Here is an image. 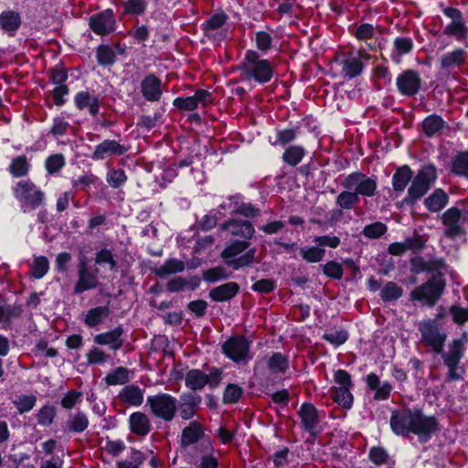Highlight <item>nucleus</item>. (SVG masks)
I'll list each match as a JSON object with an SVG mask.
<instances>
[{
  "mask_svg": "<svg viewBox=\"0 0 468 468\" xmlns=\"http://www.w3.org/2000/svg\"><path fill=\"white\" fill-rule=\"evenodd\" d=\"M28 171V163L25 156L15 158L10 165V172L14 176H23Z\"/></svg>",
  "mask_w": 468,
  "mask_h": 468,
  "instance_id": "53",
  "label": "nucleus"
},
{
  "mask_svg": "<svg viewBox=\"0 0 468 468\" xmlns=\"http://www.w3.org/2000/svg\"><path fill=\"white\" fill-rule=\"evenodd\" d=\"M369 59V54L364 48H360L356 54H351L342 61V73L349 79L355 78L361 74L364 63Z\"/></svg>",
  "mask_w": 468,
  "mask_h": 468,
  "instance_id": "13",
  "label": "nucleus"
},
{
  "mask_svg": "<svg viewBox=\"0 0 468 468\" xmlns=\"http://www.w3.org/2000/svg\"><path fill=\"white\" fill-rule=\"evenodd\" d=\"M443 285L436 281L430 280L426 283L417 287L412 292L411 297L414 300L421 301L428 305H434L440 298Z\"/></svg>",
  "mask_w": 468,
  "mask_h": 468,
  "instance_id": "12",
  "label": "nucleus"
},
{
  "mask_svg": "<svg viewBox=\"0 0 468 468\" xmlns=\"http://www.w3.org/2000/svg\"><path fill=\"white\" fill-rule=\"evenodd\" d=\"M207 383V374L199 369H192L186 376V385L193 390L203 388Z\"/></svg>",
  "mask_w": 468,
  "mask_h": 468,
  "instance_id": "36",
  "label": "nucleus"
},
{
  "mask_svg": "<svg viewBox=\"0 0 468 468\" xmlns=\"http://www.w3.org/2000/svg\"><path fill=\"white\" fill-rule=\"evenodd\" d=\"M343 186L346 189L354 190L355 193H357V197L359 195L373 197L377 189L376 181L361 173H353L347 176Z\"/></svg>",
  "mask_w": 468,
  "mask_h": 468,
  "instance_id": "9",
  "label": "nucleus"
},
{
  "mask_svg": "<svg viewBox=\"0 0 468 468\" xmlns=\"http://www.w3.org/2000/svg\"><path fill=\"white\" fill-rule=\"evenodd\" d=\"M390 427L397 435L408 437L412 433L420 442H426L438 429V422L420 410L402 409L392 412Z\"/></svg>",
  "mask_w": 468,
  "mask_h": 468,
  "instance_id": "1",
  "label": "nucleus"
},
{
  "mask_svg": "<svg viewBox=\"0 0 468 468\" xmlns=\"http://www.w3.org/2000/svg\"><path fill=\"white\" fill-rule=\"evenodd\" d=\"M300 253L308 262H319L324 257L325 250L319 246L303 247L300 249Z\"/></svg>",
  "mask_w": 468,
  "mask_h": 468,
  "instance_id": "45",
  "label": "nucleus"
},
{
  "mask_svg": "<svg viewBox=\"0 0 468 468\" xmlns=\"http://www.w3.org/2000/svg\"><path fill=\"white\" fill-rule=\"evenodd\" d=\"M106 180L111 186L117 188L126 182L127 176L123 170L112 169L107 174Z\"/></svg>",
  "mask_w": 468,
  "mask_h": 468,
  "instance_id": "54",
  "label": "nucleus"
},
{
  "mask_svg": "<svg viewBox=\"0 0 468 468\" xmlns=\"http://www.w3.org/2000/svg\"><path fill=\"white\" fill-rule=\"evenodd\" d=\"M268 367L272 373H284L288 368V360L281 353H274L268 360Z\"/></svg>",
  "mask_w": 468,
  "mask_h": 468,
  "instance_id": "46",
  "label": "nucleus"
},
{
  "mask_svg": "<svg viewBox=\"0 0 468 468\" xmlns=\"http://www.w3.org/2000/svg\"><path fill=\"white\" fill-rule=\"evenodd\" d=\"M56 410L52 406H44L37 414V422L42 426H48L53 422Z\"/></svg>",
  "mask_w": 468,
  "mask_h": 468,
  "instance_id": "58",
  "label": "nucleus"
},
{
  "mask_svg": "<svg viewBox=\"0 0 468 468\" xmlns=\"http://www.w3.org/2000/svg\"><path fill=\"white\" fill-rule=\"evenodd\" d=\"M419 330L421 333V341L431 346L434 352L441 353L446 336L441 332L438 324L433 320L421 321L419 324Z\"/></svg>",
  "mask_w": 468,
  "mask_h": 468,
  "instance_id": "8",
  "label": "nucleus"
},
{
  "mask_svg": "<svg viewBox=\"0 0 468 468\" xmlns=\"http://www.w3.org/2000/svg\"><path fill=\"white\" fill-rule=\"evenodd\" d=\"M223 354L237 364H246L251 358L250 343L244 336H232L222 345Z\"/></svg>",
  "mask_w": 468,
  "mask_h": 468,
  "instance_id": "4",
  "label": "nucleus"
},
{
  "mask_svg": "<svg viewBox=\"0 0 468 468\" xmlns=\"http://www.w3.org/2000/svg\"><path fill=\"white\" fill-rule=\"evenodd\" d=\"M37 401L36 396L33 395H23L17 398L14 401L15 405L17 408V410L20 414H23L25 412H27L31 410Z\"/></svg>",
  "mask_w": 468,
  "mask_h": 468,
  "instance_id": "51",
  "label": "nucleus"
},
{
  "mask_svg": "<svg viewBox=\"0 0 468 468\" xmlns=\"http://www.w3.org/2000/svg\"><path fill=\"white\" fill-rule=\"evenodd\" d=\"M152 413L165 421L171 420L176 411L177 402L176 398L169 394L161 393L147 398Z\"/></svg>",
  "mask_w": 468,
  "mask_h": 468,
  "instance_id": "6",
  "label": "nucleus"
},
{
  "mask_svg": "<svg viewBox=\"0 0 468 468\" xmlns=\"http://www.w3.org/2000/svg\"><path fill=\"white\" fill-rule=\"evenodd\" d=\"M359 202V197L354 190L341 192L336 197V204L343 209H351Z\"/></svg>",
  "mask_w": 468,
  "mask_h": 468,
  "instance_id": "43",
  "label": "nucleus"
},
{
  "mask_svg": "<svg viewBox=\"0 0 468 468\" xmlns=\"http://www.w3.org/2000/svg\"><path fill=\"white\" fill-rule=\"evenodd\" d=\"M97 59L101 65H112L115 60V54L111 48L101 46L97 50Z\"/></svg>",
  "mask_w": 468,
  "mask_h": 468,
  "instance_id": "56",
  "label": "nucleus"
},
{
  "mask_svg": "<svg viewBox=\"0 0 468 468\" xmlns=\"http://www.w3.org/2000/svg\"><path fill=\"white\" fill-rule=\"evenodd\" d=\"M161 80L154 75L146 76L141 83V90L148 101H158L162 96Z\"/></svg>",
  "mask_w": 468,
  "mask_h": 468,
  "instance_id": "22",
  "label": "nucleus"
},
{
  "mask_svg": "<svg viewBox=\"0 0 468 468\" xmlns=\"http://www.w3.org/2000/svg\"><path fill=\"white\" fill-rule=\"evenodd\" d=\"M123 15L141 16L147 7L146 0H125L122 2Z\"/></svg>",
  "mask_w": 468,
  "mask_h": 468,
  "instance_id": "41",
  "label": "nucleus"
},
{
  "mask_svg": "<svg viewBox=\"0 0 468 468\" xmlns=\"http://www.w3.org/2000/svg\"><path fill=\"white\" fill-rule=\"evenodd\" d=\"M444 121L440 116L433 114L424 119L422 129L427 136L432 137L440 134L444 128Z\"/></svg>",
  "mask_w": 468,
  "mask_h": 468,
  "instance_id": "35",
  "label": "nucleus"
},
{
  "mask_svg": "<svg viewBox=\"0 0 468 468\" xmlns=\"http://www.w3.org/2000/svg\"><path fill=\"white\" fill-rule=\"evenodd\" d=\"M413 173L408 165L397 169L392 176V186L395 191L403 192L409 182L412 179Z\"/></svg>",
  "mask_w": 468,
  "mask_h": 468,
  "instance_id": "31",
  "label": "nucleus"
},
{
  "mask_svg": "<svg viewBox=\"0 0 468 468\" xmlns=\"http://www.w3.org/2000/svg\"><path fill=\"white\" fill-rule=\"evenodd\" d=\"M49 269L48 260L44 256L35 257L32 265V275L37 278H42Z\"/></svg>",
  "mask_w": 468,
  "mask_h": 468,
  "instance_id": "49",
  "label": "nucleus"
},
{
  "mask_svg": "<svg viewBox=\"0 0 468 468\" xmlns=\"http://www.w3.org/2000/svg\"><path fill=\"white\" fill-rule=\"evenodd\" d=\"M228 277L229 274L227 273L223 267H215L205 271L203 273L204 280L209 282H214L221 279H226Z\"/></svg>",
  "mask_w": 468,
  "mask_h": 468,
  "instance_id": "60",
  "label": "nucleus"
},
{
  "mask_svg": "<svg viewBox=\"0 0 468 468\" xmlns=\"http://www.w3.org/2000/svg\"><path fill=\"white\" fill-rule=\"evenodd\" d=\"M402 295V289L392 282H388L381 290V298L384 301H394Z\"/></svg>",
  "mask_w": 468,
  "mask_h": 468,
  "instance_id": "48",
  "label": "nucleus"
},
{
  "mask_svg": "<svg viewBox=\"0 0 468 468\" xmlns=\"http://www.w3.org/2000/svg\"><path fill=\"white\" fill-rule=\"evenodd\" d=\"M242 389L237 385L229 384L224 392L223 399L225 403H235L241 397Z\"/></svg>",
  "mask_w": 468,
  "mask_h": 468,
  "instance_id": "61",
  "label": "nucleus"
},
{
  "mask_svg": "<svg viewBox=\"0 0 468 468\" xmlns=\"http://www.w3.org/2000/svg\"><path fill=\"white\" fill-rule=\"evenodd\" d=\"M437 178V172L434 165L423 166L412 179L405 198L407 203H414L423 197Z\"/></svg>",
  "mask_w": 468,
  "mask_h": 468,
  "instance_id": "3",
  "label": "nucleus"
},
{
  "mask_svg": "<svg viewBox=\"0 0 468 468\" xmlns=\"http://www.w3.org/2000/svg\"><path fill=\"white\" fill-rule=\"evenodd\" d=\"M126 152V148L121 145L115 140H104L99 144L92 154L95 160H102L113 155H122Z\"/></svg>",
  "mask_w": 468,
  "mask_h": 468,
  "instance_id": "20",
  "label": "nucleus"
},
{
  "mask_svg": "<svg viewBox=\"0 0 468 468\" xmlns=\"http://www.w3.org/2000/svg\"><path fill=\"white\" fill-rule=\"evenodd\" d=\"M444 15L452 21L443 32L447 36L455 37L457 40H464L468 37V27L465 24L462 12L453 7H447L443 10Z\"/></svg>",
  "mask_w": 468,
  "mask_h": 468,
  "instance_id": "10",
  "label": "nucleus"
},
{
  "mask_svg": "<svg viewBox=\"0 0 468 468\" xmlns=\"http://www.w3.org/2000/svg\"><path fill=\"white\" fill-rule=\"evenodd\" d=\"M214 452L212 442L209 440H202L191 463L197 468H218V463Z\"/></svg>",
  "mask_w": 468,
  "mask_h": 468,
  "instance_id": "16",
  "label": "nucleus"
},
{
  "mask_svg": "<svg viewBox=\"0 0 468 468\" xmlns=\"http://www.w3.org/2000/svg\"><path fill=\"white\" fill-rule=\"evenodd\" d=\"M185 264L182 261L171 259L165 262L164 265L155 270L156 275L165 277L169 274H174L183 271Z\"/></svg>",
  "mask_w": 468,
  "mask_h": 468,
  "instance_id": "40",
  "label": "nucleus"
},
{
  "mask_svg": "<svg viewBox=\"0 0 468 468\" xmlns=\"http://www.w3.org/2000/svg\"><path fill=\"white\" fill-rule=\"evenodd\" d=\"M95 262L99 265H105L109 270L113 271L116 268V262L111 250L102 249L97 252Z\"/></svg>",
  "mask_w": 468,
  "mask_h": 468,
  "instance_id": "52",
  "label": "nucleus"
},
{
  "mask_svg": "<svg viewBox=\"0 0 468 468\" xmlns=\"http://www.w3.org/2000/svg\"><path fill=\"white\" fill-rule=\"evenodd\" d=\"M442 223L446 227L444 235L455 239L464 233L465 218L462 217L461 211L456 207H451L441 216Z\"/></svg>",
  "mask_w": 468,
  "mask_h": 468,
  "instance_id": "11",
  "label": "nucleus"
},
{
  "mask_svg": "<svg viewBox=\"0 0 468 468\" xmlns=\"http://www.w3.org/2000/svg\"><path fill=\"white\" fill-rule=\"evenodd\" d=\"M122 333L123 331L121 327H116L110 332L97 335L94 337V342L98 345L110 346L111 349L117 350L122 345V341L121 339Z\"/></svg>",
  "mask_w": 468,
  "mask_h": 468,
  "instance_id": "27",
  "label": "nucleus"
},
{
  "mask_svg": "<svg viewBox=\"0 0 468 468\" xmlns=\"http://www.w3.org/2000/svg\"><path fill=\"white\" fill-rule=\"evenodd\" d=\"M197 403L196 398L192 395L185 396L182 399L180 415L184 420H189L194 416Z\"/></svg>",
  "mask_w": 468,
  "mask_h": 468,
  "instance_id": "47",
  "label": "nucleus"
},
{
  "mask_svg": "<svg viewBox=\"0 0 468 468\" xmlns=\"http://www.w3.org/2000/svg\"><path fill=\"white\" fill-rule=\"evenodd\" d=\"M88 426V417L81 411L70 414L66 421V429L71 432L80 433L84 431Z\"/></svg>",
  "mask_w": 468,
  "mask_h": 468,
  "instance_id": "33",
  "label": "nucleus"
},
{
  "mask_svg": "<svg viewBox=\"0 0 468 468\" xmlns=\"http://www.w3.org/2000/svg\"><path fill=\"white\" fill-rule=\"evenodd\" d=\"M255 44L259 50L267 51L271 46V37L269 33L259 31L255 34Z\"/></svg>",
  "mask_w": 468,
  "mask_h": 468,
  "instance_id": "63",
  "label": "nucleus"
},
{
  "mask_svg": "<svg viewBox=\"0 0 468 468\" xmlns=\"http://www.w3.org/2000/svg\"><path fill=\"white\" fill-rule=\"evenodd\" d=\"M223 228L234 236L246 239H250L255 231L252 224L247 220H229L224 224Z\"/></svg>",
  "mask_w": 468,
  "mask_h": 468,
  "instance_id": "25",
  "label": "nucleus"
},
{
  "mask_svg": "<svg viewBox=\"0 0 468 468\" xmlns=\"http://www.w3.org/2000/svg\"><path fill=\"white\" fill-rule=\"evenodd\" d=\"M448 203L447 194L441 188L435 189L424 201L426 207L432 212L441 210Z\"/></svg>",
  "mask_w": 468,
  "mask_h": 468,
  "instance_id": "32",
  "label": "nucleus"
},
{
  "mask_svg": "<svg viewBox=\"0 0 468 468\" xmlns=\"http://www.w3.org/2000/svg\"><path fill=\"white\" fill-rule=\"evenodd\" d=\"M142 463L141 452H134L128 460L117 463V468H139Z\"/></svg>",
  "mask_w": 468,
  "mask_h": 468,
  "instance_id": "64",
  "label": "nucleus"
},
{
  "mask_svg": "<svg viewBox=\"0 0 468 468\" xmlns=\"http://www.w3.org/2000/svg\"><path fill=\"white\" fill-rule=\"evenodd\" d=\"M82 399V393L76 390H69L61 399V406L64 409L70 410L76 404L80 403Z\"/></svg>",
  "mask_w": 468,
  "mask_h": 468,
  "instance_id": "59",
  "label": "nucleus"
},
{
  "mask_svg": "<svg viewBox=\"0 0 468 468\" xmlns=\"http://www.w3.org/2000/svg\"><path fill=\"white\" fill-rule=\"evenodd\" d=\"M128 425L131 432L137 436H145L152 430L149 417L141 411L133 412L129 416Z\"/></svg>",
  "mask_w": 468,
  "mask_h": 468,
  "instance_id": "21",
  "label": "nucleus"
},
{
  "mask_svg": "<svg viewBox=\"0 0 468 468\" xmlns=\"http://www.w3.org/2000/svg\"><path fill=\"white\" fill-rule=\"evenodd\" d=\"M242 75L259 83L269 82L273 75V68L267 59L260 58L254 50H248L240 66Z\"/></svg>",
  "mask_w": 468,
  "mask_h": 468,
  "instance_id": "2",
  "label": "nucleus"
},
{
  "mask_svg": "<svg viewBox=\"0 0 468 468\" xmlns=\"http://www.w3.org/2000/svg\"><path fill=\"white\" fill-rule=\"evenodd\" d=\"M20 18L18 14L13 11L2 13L0 16V25L6 31H15L18 28Z\"/></svg>",
  "mask_w": 468,
  "mask_h": 468,
  "instance_id": "44",
  "label": "nucleus"
},
{
  "mask_svg": "<svg viewBox=\"0 0 468 468\" xmlns=\"http://www.w3.org/2000/svg\"><path fill=\"white\" fill-rule=\"evenodd\" d=\"M239 287L236 282H230L219 285L210 291L209 296L212 300L217 302H224L233 298Z\"/></svg>",
  "mask_w": 468,
  "mask_h": 468,
  "instance_id": "28",
  "label": "nucleus"
},
{
  "mask_svg": "<svg viewBox=\"0 0 468 468\" xmlns=\"http://www.w3.org/2000/svg\"><path fill=\"white\" fill-rule=\"evenodd\" d=\"M387 231V227L381 222H375L367 225L363 229V234L370 239H377L381 237Z\"/></svg>",
  "mask_w": 468,
  "mask_h": 468,
  "instance_id": "57",
  "label": "nucleus"
},
{
  "mask_svg": "<svg viewBox=\"0 0 468 468\" xmlns=\"http://www.w3.org/2000/svg\"><path fill=\"white\" fill-rule=\"evenodd\" d=\"M376 33L375 27L370 24H361L355 31V37L358 40L367 41L374 37Z\"/></svg>",
  "mask_w": 468,
  "mask_h": 468,
  "instance_id": "62",
  "label": "nucleus"
},
{
  "mask_svg": "<svg viewBox=\"0 0 468 468\" xmlns=\"http://www.w3.org/2000/svg\"><path fill=\"white\" fill-rule=\"evenodd\" d=\"M90 29L97 35L104 36L115 28V17L112 10L107 9L92 15L89 20Z\"/></svg>",
  "mask_w": 468,
  "mask_h": 468,
  "instance_id": "14",
  "label": "nucleus"
},
{
  "mask_svg": "<svg viewBox=\"0 0 468 468\" xmlns=\"http://www.w3.org/2000/svg\"><path fill=\"white\" fill-rule=\"evenodd\" d=\"M119 399L129 406L139 407L144 402V390L137 385H127L120 391Z\"/></svg>",
  "mask_w": 468,
  "mask_h": 468,
  "instance_id": "23",
  "label": "nucleus"
},
{
  "mask_svg": "<svg viewBox=\"0 0 468 468\" xmlns=\"http://www.w3.org/2000/svg\"><path fill=\"white\" fill-rule=\"evenodd\" d=\"M350 388L334 387L332 391L334 401L346 410L351 409L353 405V395Z\"/></svg>",
  "mask_w": 468,
  "mask_h": 468,
  "instance_id": "37",
  "label": "nucleus"
},
{
  "mask_svg": "<svg viewBox=\"0 0 468 468\" xmlns=\"http://www.w3.org/2000/svg\"><path fill=\"white\" fill-rule=\"evenodd\" d=\"M464 58L465 52L463 49L458 48L443 55L441 58V65L445 69L459 67L463 63Z\"/></svg>",
  "mask_w": 468,
  "mask_h": 468,
  "instance_id": "38",
  "label": "nucleus"
},
{
  "mask_svg": "<svg viewBox=\"0 0 468 468\" xmlns=\"http://www.w3.org/2000/svg\"><path fill=\"white\" fill-rule=\"evenodd\" d=\"M413 48V42L409 37H396L393 42V50L391 53V59L399 64L401 58L410 53Z\"/></svg>",
  "mask_w": 468,
  "mask_h": 468,
  "instance_id": "30",
  "label": "nucleus"
},
{
  "mask_svg": "<svg viewBox=\"0 0 468 468\" xmlns=\"http://www.w3.org/2000/svg\"><path fill=\"white\" fill-rule=\"evenodd\" d=\"M299 415L304 429L314 433L318 425L316 409L311 404H303L300 409Z\"/></svg>",
  "mask_w": 468,
  "mask_h": 468,
  "instance_id": "26",
  "label": "nucleus"
},
{
  "mask_svg": "<svg viewBox=\"0 0 468 468\" xmlns=\"http://www.w3.org/2000/svg\"><path fill=\"white\" fill-rule=\"evenodd\" d=\"M304 154L305 152L303 147L294 145L285 150L282 155V159L286 164L294 166L302 161Z\"/></svg>",
  "mask_w": 468,
  "mask_h": 468,
  "instance_id": "42",
  "label": "nucleus"
},
{
  "mask_svg": "<svg viewBox=\"0 0 468 468\" xmlns=\"http://www.w3.org/2000/svg\"><path fill=\"white\" fill-rule=\"evenodd\" d=\"M109 314L110 310L107 306L91 308L85 314L84 323L89 327H94L102 323Z\"/></svg>",
  "mask_w": 468,
  "mask_h": 468,
  "instance_id": "34",
  "label": "nucleus"
},
{
  "mask_svg": "<svg viewBox=\"0 0 468 468\" xmlns=\"http://www.w3.org/2000/svg\"><path fill=\"white\" fill-rule=\"evenodd\" d=\"M98 284L96 273L91 271L85 259H81L79 265L78 281L74 286L75 293H81L85 291L94 289Z\"/></svg>",
  "mask_w": 468,
  "mask_h": 468,
  "instance_id": "18",
  "label": "nucleus"
},
{
  "mask_svg": "<svg viewBox=\"0 0 468 468\" xmlns=\"http://www.w3.org/2000/svg\"><path fill=\"white\" fill-rule=\"evenodd\" d=\"M248 247L249 243L247 241L233 242L222 251V257L225 259L227 264L232 266L234 269L246 266L254 260L255 250H250L244 255L239 258L236 257L246 250Z\"/></svg>",
  "mask_w": 468,
  "mask_h": 468,
  "instance_id": "7",
  "label": "nucleus"
},
{
  "mask_svg": "<svg viewBox=\"0 0 468 468\" xmlns=\"http://www.w3.org/2000/svg\"><path fill=\"white\" fill-rule=\"evenodd\" d=\"M396 84L401 94L413 96L420 90L421 80L416 71L408 69L398 76Z\"/></svg>",
  "mask_w": 468,
  "mask_h": 468,
  "instance_id": "17",
  "label": "nucleus"
},
{
  "mask_svg": "<svg viewBox=\"0 0 468 468\" xmlns=\"http://www.w3.org/2000/svg\"><path fill=\"white\" fill-rule=\"evenodd\" d=\"M324 339L335 346H339L347 340V333L345 330H332L324 335Z\"/></svg>",
  "mask_w": 468,
  "mask_h": 468,
  "instance_id": "55",
  "label": "nucleus"
},
{
  "mask_svg": "<svg viewBox=\"0 0 468 468\" xmlns=\"http://www.w3.org/2000/svg\"><path fill=\"white\" fill-rule=\"evenodd\" d=\"M452 171L468 177V152L461 153L453 160Z\"/></svg>",
  "mask_w": 468,
  "mask_h": 468,
  "instance_id": "50",
  "label": "nucleus"
},
{
  "mask_svg": "<svg viewBox=\"0 0 468 468\" xmlns=\"http://www.w3.org/2000/svg\"><path fill=\"white\" fill-rule=\"evenodd\" d=\"M204 436V428L197 421H191L188 426L183 429L181 435V445L187 447L197 443Z\"/></svg>",
  "mask_w": 468,
  "mask_h": 468,
  "instance_id": "24",
  "label": "nucleus"
},
{
  "mask_svg": "<svg viewBox=\"0 0 468 468\" xmlns=\"http://www.w3.org/2000/svg\"><path fill=\"white\" fill-rule=\"evenodd\" d=\"M213 101L212 94L205 90H198L193 96L177 97L174 100V106L184 111H194L197 107H206Z\"/></svg>",
  "mask_w": 468,
  "mask_h": 468,
  "instance_id": "15",
  "label": "nucleus"
},
{
  "mask_svg": "<svg viewBox=\"0 0 468 468\" xmlns=\"http://www.w3.org/2000/svg\"><path fill=\"white\" fill-rule=\"evenodd\" d=\"M74 102L79 110L88 109L92 115L99 112L98 98L87 91L78 92L74 97Z\"/></svg>",
  "mask_w": 468,
  "mask_h": 468,
  "instance_id": "29",
  "label": "nucleus"
},
{
  "mask_svg": "<svg viewBox=\"0 0 468 468\" xmlns=\"http://www.w3.org/2000/svg\"><path fill=\"white\" fill-rule=\"evenodd\" d=\"M463 346L460 340H455L450 346L449 352L444 356L445 365L449 368V377L452 379L459 378L457 365L463 356Z\"/></svg>",
  "mask_w": 468,
  "mask_h": 468,
  "instance_id": "19",
  "label": "nucleus"
},
{
  "mask_svg": "<svg viewBox=\"0 0 468 468\" xmlns=\"http://www.w3.org/2000/svg\"><path fill=\"white\" fill-rule=\"evenodd\" d=\"M15 197L21 202L24 211L37 208L43 200L44 194L30 181L21 180L14 188Z\"/></svg>",
  "mask_w": 468,
  "mask_h": 468,
  "instance_id": "5",
  "label": "nucleus"
},
{
  "mask_svg": "<svg viewBox=\"0 0 468 468\" xmlns=\"http://www.w3.org/2000/svg\"><path fill=\"white\" fill-rule=\"evenodd\" d=\"M129 379L130 371L122 367L115 368L113 371L110 372L105 378L106 383L110 386L123 385L127 383Z\"/></svg>",
  "mask_w": 468,
  "mask_h": 468,
  "instance_id": "39",
  "label": "nucleus"
}]
</instances>
